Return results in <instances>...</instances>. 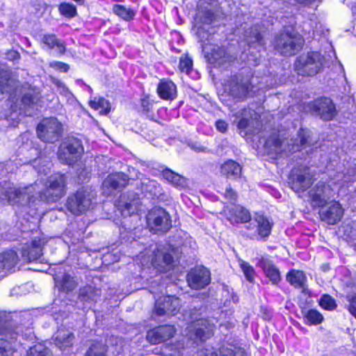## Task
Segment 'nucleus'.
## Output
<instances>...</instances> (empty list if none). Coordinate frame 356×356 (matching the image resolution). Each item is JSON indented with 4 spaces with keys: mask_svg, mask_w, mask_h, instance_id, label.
<instances>
[{
    "mask_svg": "<svg viewBox=\"0 0 356 356\" xmlns=\"http://www.w3.org/2000/svg\"><path fill=\"white\" fill-rule=\"evenodd\" d=\"M7 185L3 195L11 204H24L30 200V193L38 189L39 197L47 201H56L65 193V179L63 175H55L49 178L48 182L43 184L42 181H36L34 185L26 188H16Z\"/></svg>",
    "mask_w": 356,
    "mask_h": 356,
    "instance_id": "1",
    "label": "nucleus"
},
{
    "mask_svg": "<svg viewBox=\"0 0 356 356\" xmlns=\"http://www.w3.org/2000/svg\"><path fill=\"white\" fill-rule=\"evenodd\" d=\"M213 19V14L207 10L205 13L198 12L196 15L193 27V31L199 38L202 42V51L206 58L211 63L218 62L219 64L224 62L222 56L225 53L224 49L209 43L210 35L208 33V28Z\"/></svg>",
    "mask_w": 356,
    "mask_h": 356,
    "instance_id": "2",
    "label": "nucleus"
},
{
    "mask_svg": "<svg viewBox=\"0 0 356 356\" xmlns=\"http://www.w3.org/2000/svg\"><path fill=\"white\" fill-rule=\"evenodd\" d=\"M172 251L170 247L154 248L153 251L145 250L137 256V259L143 266H153L159 271H166L174 263Z\"/></svg>",
    "mask_w": 356,
    "mask_h": 356,
    "instance_id": "3",
    "label": "nucleus"
},
{
    "mask_svg": "<svg viewBox=\"0 0 356 356\" xmlns=\"http://www.w3.org/2000/svg\"><path fill=\"white\" fill-rule=\"evenodd\" d=\"M298 137V139H291L290 142L288 140L281 142L275 136H272L266 141L264 147L268 154H279L283 152H295L306 145L309 133L301 130Z\"/></svg>",
    "mask_w": 356,
    "mask_h": 356,
    "instance_id": "4",
    "label": "nucleus"
},
{
    "mask_svg": "<svg viewBox=\"0 0 356 356\" xmlns=\"http://www.w3.org/2000/svg\"><path fill=\"white\" fill-rule=\"evenodd\" d=\"M303 40L293 30L284 31L279 34L274 42L275 49L284 56H292L298 52L302 46Z\"/></svg>",
    "mask_w": 356,
    "mask_h": 356,
    "instance_id": "5",
    "label": "nucleus"
},
{
    "mask_svg": "<svg viewBox=\"0 0 356 356\" xmlns=\"http://www.w3.org/2000/svg\"><path fill=\"white\" fill-rule=\"evenodd\" d=\"M323 65V57L320 53L313 51L300 56L295 64V70L302 76H313L320 72Z\"/></svg>",
    "mask_w": 356,
    "mask_h": 356,
    "instance_id": "6",
    "label": "nucleus"
},
{
    "mask_svg": "<svg viewBox=\"0 0 356 356\" xmlns=\"http://www.w3.org/2000/svg\"><path fill=\"white\" fill-rule=\"evenodd\" d=\"M93 198L94 195L92 191L81 188L68 197L67 207L73 214H81L90 208Z\"/></svg>",
    "mask_w": 356,
    "mask_h": 356,
    "instance_id": "7",
    "label": "nucleus"
},
{
    "mask_svg": "<svg viewBox=\"0 0 356 356\" xmlns=\"http://www.w3.org/2000/svg\"><path fill=\"white\" fill-rule=\"evenodd\" d=\"M62 124L55 118L43 119L37 127L40 139L46 143H54L58 140L62 133Z\"/></svg>",
    "mask_w": 356,
    "mask_h": 356,
    "instance_id": "8",
    "label": "nucleus"
},
{
    "mask_svg": "<svg viewBox=\"0 0 356 356\" xmlns=\"http://www.w3.org/2000/svg\"><path fill=\"white\" fill-rule=\"evenodd\" d=\"M82 152L81 142L76 138H69L60 145L58 156L63 163L71 165L77 160Z\"/></svg>",
    "mask_w": 356,
    "mask_h": 356,
    "instance_id": "9",
    "label": "nucleus"
},
{
    "mask_svg": "<svg viewBox=\"0 0 356 356\" xmlns=\"http://www.w3.org/2000/svg\"><path fill=\"white\" fill-rule=\"evenodd\" d=\"M147 225L154 232H167L171 227L170 215L161 208H154L147 216Z\"/></svg>",
    "mask_w": 356,
    "mask_h": 356,
    "instance_id": "10",
    "label": "nucleus"
},
{
    "mask_svg": "<svg viewBox=\"0 0 356 356\" xmlns=\"http://www.w3.org/2000/svg\"><path fill=\"white\" fill-rule=\"evenodd\" d=\"M180 307V300L175 296H163L156 300L154 314L158 316H173L177 314Z\"/></svg>",
    "mask_w": 356,
    "mask_h": 356,
    "instance_id": "11",
    "label": "nucleus"
},
{
    "mask_svg": "<svg viewBox=\"0 0 356 356\" xmlns=\"http://www.w3.org/2000/svg\"><path fill=\"white\" fill-rule=\"evenodd\" d=\"M209 270L203 267H196L188 273L187 281L191 288L200 289L207 286L211 281Z\"/></svg>",
    "mask_w": 356,
    "mask_h": 356,
    "instance_id": "12",
    "label": "nucleus"
},
{
    "mask_svg": "<svg viewBox=\"0 0 356 356\" xmlns=\"http://www.w3.org/2000/svg\"><path fill=\"white\" fill-rule=\"evenodd\" d=\"M310 110L325 120H332L336 113L335 106L329 98L317 99L309 104Z\"/></svg>",
    "mask_w": 356,
    "mask_h": 356,
    "instance_id": "13",
    "label": "nucleus"
},
{
    "mask_svg": "<svg viewBox=\"0 0 356 356\" xmlns=\"http://www.w3.org/2000/svg\"><path fill=\"white\" fill-rule=\"evenodd\" d=\"M189 332L194 330V335L196 339L204 341L209 338L214 330V325L209 322L207 319H195L191 317V322L188 326Z\"/></svg>",
    "mask_w": 356,
    "mask_h": 356,
    "instance_id": "14",
    "label": "nucleus"
},
{
    "mask_svg": "<svg viewBox=\"0 0 356 356\" xmlns=\"http://www.w3.org/2000/svg\"><path fill=\"white\" fill-rule=\"evenodd\" d=\"M128 179L127 176L122 172L111 174L103 181L102 191L106 195H111L114 191L125 186Z\"/></svg>",
    "mask_w": 356,
    "mask_h": 356,
    "instance_id": "15",
    "label": "nucleus"
},
{
    "mask_svg": "<svg viewBox=\"0 0 356 356\" xmlns=\"http://www.w3.org/2000/svg\"><path fill=\"white\" fill-rule=\"evenodd\" d=\"M272 223L266 217L262 215L256 216L253 221L248 227V229L252 230L254 235L258 236L261 238L268 237L270 233Z\"/></svg>",
    "mask_w": 356,
    "mask_h": 356,
    "instance_id": "16",
    "label": "nucleus"
},
{
    "mask_svg": "<svg viewBox=\"0 0 356 356\" xmlns=\"http://www.w3.org/2000/svg\"><path fill=\"white\" fill-rule=\"evenodd\" d=\"M291 187L298 193L305 191L312 184V179L307 171H293L291 177Z\"/></svg>",
    "mask_w": 356,
    "mask_h": 356,
    "instance_id": "17",
    "label": "nucleus"
},
{
    "mask_svg": "<svg viewBox=\"0 0 356 356\" xmlns=\"http://www.w3.org/2000/svg\"><path fill=\"white\" fill-rule=\"evenodd\" d=\"M223 212L231 222H245L250 220V212L240 205L231 204L225 207Z\"/></svg>",
    "mask_w": 356,
    "mask_h": 356,
    "instance_id": "18",
    "label": "nucleus"
},
{
    "mask_svg": "<svg viewBox=\"0 0 356 356\" xmlns=\"http://www.w3.org/2000/svg\"><path fill=\"white\" fill-rule=\"evenodd\" d=\"M343 209L337 202H333L320 212L321 218L330 225H334L341 220Z\"/></svg>",
    "mask_w": 356,
    "mask_h": 356,
    "instance_id": "19",
    "label": "nucleus"
},
{
    "mask_svg": "<svg viewBox=\"0 0 356 356\" xmlns=\"http://www.w3.org/2000/svg\"><path fill=\"white\" fill-rule=\"evenodd\" d=\"M175 332L172 325L160 326L149 330L147 334V339L152 343H159L171 338Z\"/></svg>",
    "mask_w": 356,
    "mask_h": 356,
    "instance_id": "20",
    "label": "nucleus"
},
{
    "mask_svg": "<svg viewBox=\"0 0 356 356\" xmlns=\"http://www.w3.org/2000/svg\"><path fill=\"white\" fill-rule=\"evenodd\" d=\"M45 243L46 241L44 238L34 239L30 245L23 248L22 257L29 261L38 259L42 254V248Z\"/></svg>",
    "mask_w": 356,
    "mask_h": 356,
    "instance_id": "21",
    "label": "nucleus"
},
{
    "mask_svg": "<svg viewBox=\"0 0 356 356\" xmlns=\"http://www.w3.org/2000/svg\"><path fill=\"white\" fill-rule=\"evenodd\" d=\"M331 194L330 189L325 184H318L309 192V197L315 206L322 207L326 202V198Z\"/></svg>",
    "mask_w": 356,
    "mask_h": 356,
    "instance_id": "22",
    "label": "nucleus"
},
{
    "mask_svg": "<svg viewBox=\"0 0 356 356\" xmlns=\"http://www.w3.org/2000/svg\"><path fill=\"white\" fill-rule=\"evenodd\" d=\"M157 92L161 98L171 100L176 97V86L171 81L162 80L157 87Z\"/></svg>",
    "mask_w": 356,
    "mask_h": 356,
    "instance_id": "23",
    "label": "nucleus"
},
{
    "mask_svg": "<svg viewBox=\"0 0 356 356\" xmlns=\"http://www.w3.org/2000/svg\"><path fill=\"white\" fill-rule=\"evenodd\" d=\"M259 266L263 269L266 276L273 283L277 284L280 280L279 270L268 259L262 258Z\"/></svg>",
    "mask_w": 356,
    "mask_h": 356,
    "instance_id": "24",
    "label": "nucleus"
},
{
    "mask_svg": "<svg viewBox=\"0 0 356 356\" xmlns=\"http://www.w3.org/2000/svg\"><path fill=\"white\" fill-rule=\"evenodd\" d=\"M125 200V196L121 197L119 202V210L124 217L129 216L137 212L139 207V200L138 198H133L129 202Z\"/></svg>",
    "mask_w": 356,
    "mask_h": 356,
    "instance_id": "25",
    "label": "nucleus"
},
{
    "mask_svg": "<svg viewBox=\"0 0 356 356\" xmlns=\"http://www.w3.org/2000/svg\"><path fill=\"white\" fill-rule=\"evenodd\" d=\"M245 40L250 47H261L264 44L263 37L258 29V27L251 28L246 30Z\"/></svg>",
    "mask_w": 356,
    "mask_h": 356,
    "instance_id": "26",
    "label": "nucleus"
},
{
    "mask_svg": "<svg viewBox=\"0 0 356 356\" xmlns=\"http://www.w3.org/2000/svg\"><path fill=\"white\" fill-rule=\"evenodd\" d=\"M141 191L152 197H158L161 194V187L159 184L149 178L145 177L141 181Z\"/></svg>",
    "mask_w": 356,
    "mask_h": 356,
    "instance_id": "27",
    "label": "nucleus"
},
{
    "mask_svg": "<svg viewBox=\"0 0 356 356\" xmlns=\"http://www.w3.org/2000/svg\"><path fill=\"white\" fill-rule=\"evenodd\" d=\"M74 336L68 331L58 330L56 334L54 341L55 344L61 350H65L67 348L72 345Z\"/></svg>",
    "mask_w": 356,
    "mask_h": 356,
    "instance_id": "28",
    "label": "nucleus"
},
{
    "mask_svg": "<svg viewBox=\"0 0 356 356\" xmlns=\"http://www.w3.org/2000/svg\"><path fill=\"white\" fill-rule=\"evenodd\" d=\"M254 116L256 117V113L250 108H245L241 112L238 113L236 114V117L239 118L237 124L238 128L241 130L248 129ZM241 134H242V131H241Z\"/></svg>",
    "mask_w": 356,
    "mask_h": 356,
    "instance_id": "29",
    "label": "nucleus"
},
{
    "mask_svg": "<svg viewBox=\"0 0 356 356\" xmlns=\"http://www.w3.org/2000/svg\"><path fill=\"white\" fill-rule=\"evenodd\" d=\"M220 172L227 177L236 178L241 175V167L238 163L228 160L221 165Z\"/></svg>",
    "mask_w": 356,
    "mask_h": 356,
    "instance_id": "30",
    "label": "nucleus"
},
{
    "mask_svg": "<svg viewBox=\"0 0 356 356\" xmlns=\"http://www.w3.org/2000/svg\"><path fill=\"white\" fill-rule=\"evenodd\" d=\"M41 42L48 48L54 49L58 54H62L65 51L63 43L58 40L54 35H44Z\"/></svg>",
    "mask_w": 356,
    "mask_h": 356,
    "instance_id": "31",
    "label": "nucleus"
},
{
    "mask_svg": "<svg viewBox=\"0 0 356 356\" xmlns=\"http://www.w3.org/2000/svg\"><path fill=\"white\" fill-rule=\"evenodd\" d=\"M305 323L309 325H318L323 321V315L316 309H304L302 312Z\"/></svg>",
    "mask_w": 356,
    "mask_h": 356,
    "instance_id": "32",
    "label": "nucleus"
},
{
    "mask_svg": "<svg viewBox=\"0 0 356 356\" xmlns=\"http://www.w3.org/2000/svg\"><path fill=\"white\" fill-rule=\"evenodd\" d=\"M89 104L92 108L97 111L101 115H106L111 111L110 103L103 97H95Z\"/></svg>",
    "mask_w": 356,
    "mask_h": 356,
    "instance_id": "33",
    "label": "nucleus"
},
{
    "mask_svg": "<svg viewBox=\"0 0 356 356\" xmlns=\"http://www.w3.org/2000/svg\"><path fill=\"white\" fill-rule=\"evenodd\" d=\"M286 280L295 287L304 288L306 277L302 271L293 270L287 274Z\"/></svg>",
    "mask_w": 356,
    "mask_h": 356,
    "instance_id": "34",
    "label": "nucleus"
},
{
    "mask_svg": "<svg viewBox=\"0 0 356 356\" xmlns=\"http://www.w3.org/2000/svg\"><path fill=\"white\" fill-rule=\"evenodd\" d=\"M56 285L63 291H72L76 286V282L69 275H65L62 278L56 277L54 278Z\"/></svg>",
    "mask_w": 356,
    "mask_h": 356,
    "instance_id": "35",
    "label": "nucleus"
},
{
    "mask_svg": "<svg viewBox=\"0 0 356 356\" xmlns=\"http://www.w3.org/2000/svg\"><path fill=\"white\" fill-rule=\"evenodd\" d=\"M113 12L125 21H130L133 19L136 14L135 10L122 5H115L113 7Z\"/></svg>",
    "mask_w": 356,
    "mask_h": 356,
    "instance_id": "36",
    "label": "nucleus"
},
{
    "mask_svg": "<svg viewBox=\"0 0 356 356\" xmlns=\"http://www.w3.org/2000/svg\"><path fill=\"white\" fill-rule=\"evenodd\" d=\"M106 347L99 342L93 343L86 352L85 356H106Z\"/></svg>",
    "mask_w": 356,
    "mask_h": 356,
    "instance_id": "37",
    "label": "nucleus"
},
{
    "mask_svg": "<svg viewBox=\"0 0 356 356\" xmlns=\"http://www.w3.org/2000/svg\"><path fill=\"white\" fill-rule=\"evenodd\" d=\"M27 356H52V354L44 345L38 343L29 349Z\"/></svg>",
    "mask_w": 356,
    "mask_h": 356,
    "instance_id": "38",
    "label": "nucleus"
},
{
    "mask_svg": "<svg viewBox=\"0 0 356 356\" xmlns=\"http://www.w3.org/2000/svg\"><path fill=\"white\" fill-rule=\"evenodd\" d=\"M58 10L60 15L65 17H73L76 15V7L70 3H62L58 6Z\"/></svg>",
    "mask_w": 356,
    "mask_h": 356,
    "instance_id": "39",
    "label": "nucleus"
},
{
    "mask_svg": "<svg viewBox=\"0 0 356 356\" xmlns=\"http://www.w3.org/2000/svg\"><path fill=\"white\" fill-rule=\"evenodd\" d=\"M239 266L248 281L252 282L254 280L255 272L252 266L243 260L238 261Z\"/></svg>",
    "mask_w": 356,
    "mask_h": 356,
    "instance_id": "40",
    "label": "nucleus"
},
{
    "mask_svg": "<svg viewBox=\"0 0 356 356\" xmlns=\"http://www.w3.org/2000/svg\"><path fill=\"white\" fill-rule=\"evenodd\" d=\"M97 291H95L92 287H86L81 290L80 294V299L81 301L96 300V296H97Z\"/></svg>",
    "mask_w": 356,
    "mask_h": 356,
    "instance_id": "41",
    "label": "nucleus"
},
{
    "mask_svg": "<svg viewBox=\"0 0 356 356\" xmlns=\"http://www.w3.org/2000/svg\"><path fill=\"white\" fill-rule=\"evenodd\" d=\"M319 305L322 308L327 310H332L337 306L334 299L326 294L321 297Z\"/></svg>",
    "mask_w": 356,
    "mask_h": 356,
    "instance_id": "42",
    "label": "nucleus"
},
{
    "mask_svg": "<svg viewBox=\"0 0 356 356\" xmlns=\"http://www.w3.org/2000/svg\"><path fill=\"white\" fill-rule=\"evenodd\" d=\"M193 67V60L187 56H182L179 59V69L182 72L189 74Z\"/></svg>",
    "mask_w": 356,
    "mask_h": 356,
    "instance_id": "43",
    "label": "nucleus"
},
{
    "mask_svg": "<svg viewBox=\"0 0 356 356\" xmlns=\"http://www.w3.org/2000/svg\"><path fill=\"white\" fill-rule=\"evenodd\" d=\"M14 346L12 341H6V339H0V356H8L11 355Z\"/></svg>",
    "mask_w": 356,
    "mask_h": 356,
    "instance_id": "44",
    "label": "nucleus"
},
{
    "mask_svg": "<svg viewBox=\"0 0 356 356\" xmlns=\"http://www.w3.org/2000/svg\"><path fill=\"white\" fill-rule=\"evenodd\" d=\"M237 90L238 91H236V89L232 88L231 92L232 93V95L238 97H242L243 96H245L248 92V87L244 85H239L236 86Z\"/></svg>",
    "mask_w": 356,
    "mask_h": 356,
    "instance_id": "45",
    "label": "nucleus"
},
{
    "mask_svg": "<svg viewBox=\"0 0 356 356\" xmlns=\"http://www.w3.org/2000/svg\"><path fill=\"white\" fill-rule=\"evenodd\" d=\"M50 67L60 72H66L69 70V66L66 63L54 61L50 63Z\"/></svg>",
    "mask_w": 356,
    "mask_h": 356,
    "instance_id": "46",
    "label": "nucleus"
},
{
    "mask_svg": "<svg viewBox=\"0 0 356 356\" xmlns=\"http://www.w3.org/2000/svg\"><path fill=\"white\" fill-rule=\"evenodd\" d=\"M171 184L175 187L182 188L186 186V179L178 174H176Z\"/></svg>",
    "mask_w": 356,
    "mask_h": 356,
    "instance_id": "47",
    "label": "nucleus"
},
{
    "mask_svg": "<svg viewBox=\"0 0 356 356\" xmlns=\"http://www.w3.org/2000/svg\"><path fill=\"white\" fill-rule=\"evenodd\" d=\"M349 312L356 318V296H352L349 298Z\"/></svg>",
    "mask_w": 356,
    "mask_h": 356,
    "instance_id": "48",
    "label": "nucleus"
},
{
    "mask_svg": "<svg viewBox=\"0 0 356 356\" xmlns=\"http://www.w3.org/2000/svg\"><path fill=\"white\" fill-rule=\"evenodd\" d=\"M216 127L219 131L224 133L227 129V124L226 122L219 120L216 122Z\"/></svg>",
    "mask_w": 356,
    "mask_h": 356,
    "instance_id": "49",
    "label": "nucleus"
},
{
    "mask_svg": "<svg viewBox=\"0 0 356 356\" xmlns=\"http://www.w3.org/2000/svg\"><path fill=\"white\" fill-rule=\"evenodd\" d=\"M175 175H176V173H175L174 172H172V170H168V169L165 170L163 172V178L165 179H166L170 184H171L172 181L173 180V178H174Z\"/></svg>",
    "mask_w": 356,
    "mask_h": 356,
    "instance_id": "50",
    "label": "nucleus"
},
{
    "mask_svg": "<svg viewBox=\"0 0 356 356\" xmlns=\"http://www.w3.org/2000/svg\"><path fill=\"white\" fill-rule=\"evenodd\" d=\"M57 86L59 92L61 94L65 95L68 99L72 96V94L68 91L67 88L63 83L58 82Z\"/></svg>",
    "mask_w": 356,
    "mask_h": 356,
    "instance_id": "51",
    "label": "nucleus"
},
{
    "mask_svg": "<svg viewBox=\"0 0 356 356\" xmlns=\"http://www.w3.org/2000/svg\"><path fill=\"white\" fill-rule=\"evenodd\" d=\"M36 97H32V95L29 93L25 95L22 98V102L25 104H35L36 103Z\"/></svg>",
    "mask_w": 356,
    "mask_h": 356,
    "instance_id": "52",
    "label": "nucleus"
},
{
    "mask_svg": "<svg viewBox=\"0 0 356 356\" xmlns=\"http://www.w3.org/2000/svg\"><path fill=\"white\" fill-rule=\"evenodd\" d=\"M225 197L231 202L235 201L236 200V194L232 188L226 189L225 193Z\"/></svg>",
    "mask_w": 356,
    "mask_h": 356,
    "instance_id": "53",
    "label": "nucleus"
},
{
    "mask_svg": "<svg viewBox=\"0 0 356 356\" xmlns=\"http://www.w3.org/2000/svg\"><path fill=\"white\" fill-rule=\"evenodd\" d=\"M296 2L302 3L305 5H309L314 2L316 0H295Z\"/></svg>",
    "mask_w": 356,
    "mask_h": 356,
    "instance_id": "54",
    "label": "nucleus"
},
{
    "mask_svg": "<svg viewBox=\"0 0 356 356\" xmlns=\"http://www.w3.org/2000/svg\"><path fill=\"white\" fill-rule=\"evenodd\" d=\"M11 259H12V263H15L16 262V260H17V254L15 252H11L10 254H9Z\"/></svg>",
    "mask_w": 356,
    "mask_h": 356,
    "instance_id": "55",
    "label": "nucleus"
},
{
    "mask_svg": "<svg viewBox=\"0 0 356 356\" xmlns=\"http://www.w3.org/2000/svg\"><path fill=\"white\" fill-rule=\"evenodd\" d=\"M13 54H14L13 58H17L18 56V54L17 52L14 51V52H13Z\"/></svg>",
    "mask_w": 356,
    "mask_h": 356,
    "instance_id": "56",
    "label": "nucleus"
},
{
    "mask_svg": "<svg viewBox=\"0 0 356 356\" xmlns=\"http://www.w3.org/2000/svg\"><path fill=\"white\" fill-rule=\"evenodd\" d=\"M208 356V355H207ZM211 356H218L216 353H212Z\"/></svg>",
    "mask_w": 356,
    "mask_h": 356,
    "instance_id": "57",
    "label": "nucleus"
},
{
    "mask_svg": "<svg viewBox=\"0 0 356 356\" xmlns=\"http://www.w3.org/2000/svg\"><path fill=\"white\" fill-rule=\"evenodd\" d=\"M14 338H15V336H14V334H12L10 339L13 340Z\"/></svg>",
    "mask_w": 356,
    "mask_h": 356,
    "instance_id": "58",
    "label": "nucleus"
}]
</instances>
